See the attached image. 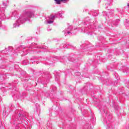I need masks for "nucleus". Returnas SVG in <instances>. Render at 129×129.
Returning a JSON list of instances; mask_svg holds the SVG:
<instances>
[{
    "instance_id": "nucleus-1",
    "label": "nucleus",
    "mask_w": 129,
    "mask_h": 129,
    "mask_svg": "<svg viewBox=\"0 0 129 129\" xmlns=\"http://www.w3.org/2000/svg\"><path fill=\"white\" fill-rule=\"evenodd\" d=\"M57 16H58V14H56L55 16H50L49 17V19L50 20H54L55 19V18L57 17Z\"/></svg>"
},
{
    "instance_id": "nucleus-2",
    "label": "nucleus",
    "mask_w": 129,
    "mask_h": 129,
    "mask_svg": "<svg viewBox=\"0 0 129 129\" xmlns=\"http://www.w3.org/2000/svg\"><path fill=\"white\" fill-rule=\"evenodd\" d=\"M19 22H20V19L18 20L17 21L16 23H15V24H14V28H16V27H17V26H18V27H19V25H18V24H19Z\"/></svg>"
},
{
    "instance_id": "nucleus-3",
    "label": "nucleus",
    "mask_w": 129,
    "mask_h": 129,
    "mask_svg": "<svg viewBox=\"0 0 129 129\" xmlns=\"http://www.w3.org/2000/svg\"><path fill=\"white\" fill-rule=\"evenodd\" d=\"M28 17H29V18H33V16H34V14L32 13H28Z\"/></svg>"
},
{
    "instance_id": "nucleus-4",
    "label": "nucleus",
    "mask_w": 129,
    "mask_h": 129,
    "mask_svg": "<svg viewBox=\"0 0 129 129\" xmlns=\"http://www.w3.org/2000/svg\"><path fill=\"white\" fill-rule=\"evenodd\" d=\"M56 5H60V0H54Z\"/></svg>"
},
{
    "instance_id": "nucleus-5",
    "label": "nucleus",
    "mask_w": 129,
    "mask_h": 129,
    "mask_svg": "<svg viewBox=\"0 0 129 129\" xmlns=\"http://www.w3.org/2000/svg\"><path fill=\"white\" fill-rule=\"evenodd\" d=\"M53 22V21H49L47 22V24H52Z\"/></svg>"
},
{
    "instance_id": "nucleus-6",
    "label": "nucleus",
    "mask_w": 129,
    "mask_h": 129,
    "mask_svg": "<svg viewBox=\"0 0 129 129\" xmlns=\"http://www.w3.org/2000/svg\"><path fill=\"white\" fill-rule=\"evenodd\" d=\"M66 1L67 0H59V1H61V2H66ZM61 2H60V3H61Z\"/></svg>"
},
{
    "instance_id": "nucleus-7",
    "label": "nucleus",
    "mask_w": 129,
    "mask_h": 129,
    "mask_svg": "<svg viewBox=\"0 0 129 129\" xmlns=\"http://www.w3.org/2000/svg\"><path fill=\"white\" fill-rule=\"evenodd\" d=\"M67 33H68V34H70V32L68 31Z\"/></svg>"
},
{
    "instance_id": "nucleus-8",
    "label": "nucleus",
    "mask_w": 129,
    "mask_h": 129,
    "mask_svg": "<svg viewBox=\"0 0 129 129\" xmlns=\"http://www.w3.org/2000/svg\"><path fill=\"white\" fill-rule=\"evenodd\" d=\"M64 34H66V31H64Z\"/></svg>"
},
{
    "instance_id": "nucleus-9",
    "label": "nucleus",
    "mask_w": 129,
    "mask_h": 129,
    "mask_svg": "<svg viewBox=\"0 0 129 129\" xmlns=\"http://www.w3.org/2000/svg\"><path fill=\"white\" fill-rule=\"evenodd\" d=\"M127 6H128V8H129V4H128Z\"/></svg>"
},
{
    "instance_id": "nucleus-10",
    "label": "nucleus",
    "mask_w": 129,
    "mask_h": 129,
    "mask_svg": "<svg viewBox=\"0 0 129 129\" xmlns=\"http://www.w3.org/2000/svg\"><path fill=\"white\" fill-rule=\"evenodd\" d=\"M59 17H61V15H60V14H59Z\"/></svg>"
}]
</instances>
